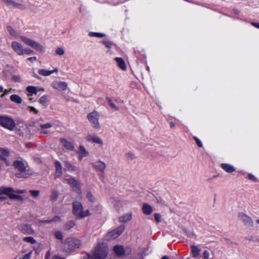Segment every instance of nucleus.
<instances>
[{
  "label": "nucleus",
  "mask_w": 259,
  "mask_h": 259,
  "mask_svg": "<svg viewBox=\"0 0 259 259\" xmlns=\"http://www.w3.org/2000/svg\"><path fill=\"white\" fill-rule=\"evenodd\" d=\"M143 212L146 215L151 214L153 209L152 207L147 203H144L142 208Z\"/></svg>",
  "instance_id": "nucleus-24"
},
{
  "label": "nucleus",
  "mask_w": 259,
  "mask_h": 259,
  "mask_svg": "<svg viewBox=\"0 0 259 259\" xmlns=\"http://www.w3.org/2000/svg\"><path fill=\"white\" fill-rule=\"evenodd\" d=\"M117 65L122 70H125L126 68L124 61L121 58H115Z\"/></svg>",
  "instance_id": "nucleus-26"
},
{
  "label": "nucleus",
  "mask_w": 259,
  "mask_h": 259,
  "mask_svg": "<svg viewBox=\"0 0 259 259\" xmlns=\"http://www.w3.org/2000/svg\"><path fill=\"white\" fill-rule=\"evenodd\" d=\"M11 47L14 51L18 55H22L23 48L20 43L16 41H12L11 43Z\"/></svg>",
  "instance_id": "nucleus-15"
},
{
  "label": "nucleus",
  "mask_w": 259,
  "mask_h": 259,
  "mask_svg": "<svg viewBox=\"0 0 259 259\" xmlns=\"http://www.w3.org/2000/svg\"><path fill=\"white\" fill-rule=\"evenodd\" d=\"M52 259H64V258L56 256L53 257Z\"/></svg>",
  "instance_id": "nucleus-61"
},
{
  "label": "nucleus",
  "mask_w": 259,
  "mask_h": 259,
  "mask_svg": "<svg viewBox=\"0 0 259 259\" xmlns=\"http://www.w3.org/2000/svg\"><path fill=\"white\" fill-rule=\"evenodd\" d=\"M107 252L106 249L98 247L94 251L92 255H89L87 258L83 259H105Z\"/></svg>",
  "instance_id": "nucleus-9"
},
{
  "label": "nucleus",
  "mask_w": 259,
  "mask_h": 259,
  "mask_svg": "<svg viewBox=\"0 0 259 259\" xmlns=\"http://www.w3.org/2000/svg\"><path fill=\"white\" fill-rule=\"evenodd\" d=\"M28 60L31 62H34L36 61V57H32L28 58Z\"/></svg>",
  "instance_id": "nucleus-58"
},
{
  "label": "nucleus",
  "mask_w": 259,
  "mask_h": 259,
  "mask_svg": "<svg viewBox=\"0 0 259 259\" xmlns=\"http://www.w3.org/2000/svg\"><path fill=\"white\" fill-rule=\"evenodd\" d=\"M125 229L124 225H120L115 229L108 232L106 236V240H113L117 238L120 235H121Z\"/></svg>",
  "instance_id": "nucleus-8"
},
{
  "label": "nucleus",
  "mask_w": 259,
  "mask_h": 259,
  "mask_svg": "<svg viewBox=\"0 0 259 259\" xmlns=\"http://www.w3.org/2000/svg\"><path fill=\"white\" fill-rule=\"evenodd\" d=\"M93 168L101 173L100 178H104V174L106 168V164L101 160H98L92 163Z\"/></svg>",
  "instance_id": "nucleus-10"
},
{
  "label": "nucleus",
  "mask_w": 259,
  "mask_h": 259,
  "mask_svg": "<svg viewBox=\"0 0 259 259\" xmlns=\"http://www.w3.org/2000/svg\"><path fill=\"white\" fill-rule=\"evenodd\" d=\"M114 251L118 256H122L124 254L125 251L124 247L121 245H115L114 247Z\"/></svg>",
  "instance_id": "nucleus-23"
},
{
  "label": "nucleus",
  "mask_w": 259,
  "mask_h": 259,
  "mask_svg": "<svg viewBox=\"0 0 259 259\" xmlns=\"http://www.w3.org/2000/svg\"><path fill=\"white\" fill-rule=\"evenodd\" d=\"M33 53V50H32L30 49L26 48V49H23V52H22V55L24 54H27L29 55Z\"/></svg>",
  "instance_id": "nucleus-45"
},
{
  "label": "nucleus",
  "mask_w": 259,
  "mask_h": 259,
  "mask_svg": "<svg viewBox=\"0 0 259 259\" xmlns=\"http://www.w3.org/2000/svg\"><path fill=\"white\" fill-rule=\"evenodd\" d=\"M26 90L29 94H28V96H31L32 94H36V93H37L36 89L34 87L28 86L27 87Z\"/></svg>",
  "instance_id": "nucleus-32"
},
{
  "label": "nucleus",
  "mask_w": 259,
  "mask_h": 259,
  "mask_svg": "<svg viewBox=\"0 0 259 259\" xmlns=\"http://www.w3.org/2000/svg\"><path fill=\"white\" fill-rule=\"evenodd\" d=\"M56 54L59 55V56H62V55H63L64 54V50L61 48H58L56 49Z\"/></svg>",
  "instance_id": "nucleus-42"
},
{
  "label": "nucleus",
  "mask_w": 259,
  "mask_h": 259,
  "mask_svg": "<svg viewBox=\"0 0 259 259\" xmlns=\"http://www.w3.org/2000/svg\"><path fill=\"white\" fill-rule=\"evenodd\" d=\"M33 76L35 78H39V76L35 73H33Z\"/></svg>",
  "instance_id": "nucleus-62"
},
{
  "label": "nucleus",
  "mask_w": 259,
  "mask_h": 259,
  "mask_svg": "<svg viewBox=\"0 0 259 259\" xmlns=\"http://www.w3.org/2000/svg\"><path fill=\"white\" fill-rule=\"evenodd\" d=\"M99 118L100 113L96 110H94L87 115V118L92 126L97 130H99L101 127Z\"/></svg>",
  "instance_id": "nucleus-5"
},
{
  "label": "nucleus",
  "mask_w": 259,
  "mask_h": 259,
  "mask_svg": "<svg viewBox=\"0 0 259 259\" xmlns=\"http://www.w3.org/2000/svg\"><path fill=\"white\" fill-rule=\"evenodd\" d=\"M63 182L70 185L73 190L76 191V192L79 194L81 193V190L79 186V183L77 181L72 178L64 179L63 180Z\"/></svg>",
  "instance_id": "nucleus-13"
},
{
  "label": "nucleus",
  "mask_w": 259,
  "mask_h": 259,
  "mask_svg": "<svg viewBox=\"0 0 259 259\" xmlns=\"http://www.w3.org/2000/svg\"><path fill=\"white\" fill-rule=\"evenodd\" d=\"M15 190L11 187L0 188V200H5L7 197L4 195H7L11 199H17L23 201L24 199L22 196L14 194Z\"/></svg>",
  "instance_id": "nucleus-1"
},
{
  "label": "nucleus",
  "mask_w": 259,
  "mask_h": 259,
  "mask_svg": "<svg viewBox=\"0 0 259 259\" xmlns=\"http://www.w3.org/2000/svg\"><path fill=\"white\" fill-rule=\"evenodd\" d=\"M73 213L79 219L84 218L90 214L89 210H83L82 204L78 201L73 203Z\"/></svg>",
  "instance_id": "nucleus-3"
},
{
  "label": "nucleus",
  "mask_w": 259,
  "mask_h": 259,
  "mask_svg": "<svg viewBox=\"0 0 259 259\" xmlns=\"http://www.w3.org/2000/svg\"><path fill=\"white\" fill-rule=\"evenodd\" d=\"M194 139L195 140L198 146L199 147H202L203 145H202V143H201V142L200 141V140L196 137H194Z\"/></svg>",
  "instance_id": "nucleus-49"
},
{
  "label": "nucleus",
  "mask_w": 259,
  "mask_h": 259,
  "mask_svg": "<svg viewBox=\"0 0 259 259\" xmlns=\"http://www.w3.org/2000/svg\"><path fill=\"white\" fill-rule=\"evenodd\" d=\"M13 165L19 172L16 174V176L19 178H27L32 175V172L26 169L24 163L21 160L15 161Z\"/></svg>",
  "instance_id": "nucleus-2"
},
{
  "label": "nucleus",
  "mask_w": 259,
  "mask_h": 259,
  "mask_svg": "<svg viewBox=\"0 0 259 259\" xmlns=\"http://www.w3.org/2000/svg\"><path fill=\"white\" fill-rule=\"evenodd\" d=\"M81 244L80 240L74 237L67 238L64 242V249L68 251H73L78 248Z\"/></svg>",
  "instance_id": "nucleus-4"
},
{
  "label": "nucleus",
  "mask_w": 259,
  "mask_h": 259,
  "mask_svg": "<svg viewBox=\"0 0 259 259\" xmlns=\"http://www.w3.org/2000/svg\"><path fill=\"white\" fill-rule=\"evenodd\" d=\"M191 253L192 254L193 257H196L199 255L201 250L199 249L196 246L194 245H191Z\"/></svg>",
  "instance_id": "nucleus-27"
},
{
  "label": "nucleus",
  "mask_w": 259,
  "mask_h": 259,
  "mask_svg": "<svg viewBox=\"0 0 259 259\" xmlns=\"http://www.w3.org/2000/svg\"><path fill=\"white\" fill-rule=\"evenodd\" d=\"M52 126V124L51 123H47L45 124H41L40 125V127L42 130L45 129V128H49Z\"/></svg>",
  "instance_id": "nucleus-47"
},
{
  "label": "nucleus",
  "mask_w": 259,
  "mask_h": 259,
  "mask_svg": "<svg viewBox=\"0 0 259 259\" xmlns=\"http://www.w3.org/2000/svg\"><path fill=\"white\" fill-rule=\"evenodd\" d=\"M132 218V214L131 213H127L124 214L119 218V221L120 222L125 223L129 222Z\"/></svg>",
  "instance_id": "nucleus-25"
},
{
  "label": "nucleus",
  "mask_w": 259,
  "mask_h": 259,
  "mask_svg": "<svg viewBox=\"0 0 259 259\" xmlns=\"http://www.w3.org/2000/svg\"><path fill=\"white\" fill-rule=\"evenodd\" d=\"M12 80L15 82H20L21 81V77L19 75H14L12 76Z\"/></svg>",
  "instance_id": "nucleus-48"
},
{
  "label": "nucleus",
  "mask_w": 259,
  "mask_h": 259,
  "mask_svg": "<svg viewBox=\"0 0 259 259\" xmlns=\"http://www.w3.org/2000/svg\"><path fill=\"white\" fill-rule=\"evenodd\" d=\"M11 90V89H10V90H5L4 91L3 94L2 95H1V97L3 98V97H4L6 95L8 94L10 92Z\"/></svg>",
  "instance_id": "nucleus-55"
},
{
  "label": "nucleus",
  "mask_w": 259,
  "mask_h": 259,
  "mask_svg": "<svg viewBox=\"0 0 259 259\" xmlns=\"http://www.w3.org/2000/svg\"><path fill=\"white\" fill-rule=\"evenodd\" d=\"M170 127H171V128H174V127H175V124L174 123V122H171L170 123Z\"/></svg>",
  "instance_id": "nucleus-60"
},
{
  "label": "nucleus",
  "mask_w": 259,
  "mask_h": 259,
  "mask_svg": "<svg viewBox=\"0 0 259 259\" xmlns=\"http://www.w3.org/2000/svg\"><path fill=\"white\" fill-rule=\"evenodd\" d=\"M251 24L252 26H253L257 28H259V23H258L252 22Z\"/></svg>",
  "instance_id": "nucleus-59"
},
{
  "label": "nucleus",
  "mask_w": 259,
  "mask_h": 259,
  "mask_svg": "<svg viewBox=\"0 0 259 259\" xmlns=\"http://www.w3.org/2000/svg\"><path fill=\"white\" fill-rule=\"evenodd\" d=\"M51 223H52V222H56L60 221H61V219L58 216H55L53 219H51Z\"/></svg>",
  "instance_id": "nucleus-51"
},
{
  "label": "nucleus",
  "mask_w": 259,
  "mask_h": 259,
  "mask_svg": "<svg viewBox=\"0 0 259 259\" xmlns=\"http://www.w3.org/2000/svg\"><path fill=\"white\" fill-rule=\"evenodd\" d=\"M77 153L79 154L78 159L80 160H81L83 157L89 155V152L86 150L84 147L82 145L79 146Z\"/></svg>",
  "instance_id": "nucleus-19"
},
{
  "label": "nucleus",
  "mask_w": 259,
  "mask_h": 259,
  "mask_svg": "<svg viewBox=\"0 0 259 259\" xmlns=\"http://www.w3.org/2000/svg\"><path fill=\"white\" fill-rule=\"evenodd\" d=\"M58 196V191L56 190H52V195L51 196V198L52 200H56L57 199Z\"/></svg>",
  "instance_id": "nucleus-40"
},
{
  "label": "nucleus",
  "mask_w": 259,
  "mask_h": 259,
  "mask_svg": "<svg viewBox=\"0 0 259 259\" xmlns=\"http://www.w3.org/2000/svg\"><path fill=\"white\" fill-rule=\"evenodd\" d=\"M103 44H104V45L108 48H111V44L109 42H108V41H104L103 42Z\"/></svg>",
  "instance_id": "nucleus-57"
},
{
  "label": "nucleus",
  "mask_w": 259,
  "mask_h": 259,
  "mask_svg": "<svg viewBox=\"0 0 259 259\" xmlns=\"http://www.w3.org/2000/svg\"><path fill=\"white\" fill-rule=\"evenodd\" d=\"M10 100L14 102V103H17V104H20L22 103V99L21 98H20V97H19L18 95H12L10 97Z\"/></svg>",
  "instance_id": "nucleus-31"
},
{
  "label": "nucleus",
  "mask_w": 259,
  "mask_h": 259,
  "mask_svg": "<svg viewBox=\"0 0 259 259\" xmlns=\"http://www.w3.org/2000/svg\"><path fill=\"white\" fill-rule=\"evenodd\" d=\"M51 223V219L50 220H38V226H40L42 225V224H49Z\"/></svg>",
  "instance_id": "nucleus-46"
},
{
  "label": "nucleus",
  "mask_w": 259,
  "mask_h": 259,
  "mask_svg": "<svg viewBox=\"0 0 259 259\" xmlns=\"http://www.w3.org/2000/svg\"><path fill=\"white\" fill-rule=\"evenodd\" d=\"M23 240L25 242L30 243L34 244L36 243V241L32 237H26L24 238Z\"/></svg>",
  "instance_id": "nucleus-36"
},
{
  "label": "nucleus",
  "mask_w": 259,
  "mask_h": 259,
  "mask_svg": "<svg viewBox=\"0 0 259 259\" xmlns=\"http://www.w3.org/2000/svg\"><path fill=\"white\" fill-rule=\"evenodd\" d=\"M56 171H55V177H60L62 174V168L61 163L57 161L55 163Z\"/></svg>",
  "instance_id": "nucleus-21"
},
{
  "label": "nucleus",
  "mask_w": 259,
  "mask_h": 259,
  "mask_svg": "<svg viewBox=\"0 0 259 259\" xmlns=\"http://www.w3.org/2000/svg\"><path fill=\"white\" fill-rule=\"evenodd\" d=\"M87 198L92 202H94L95 199L91 192H88L87 193Z\"/></svg>",
  "instance_id": "nucleus-39"
},
{
  "label": "nucleus",
  "mask_w": 259,
  "mask_h": 259,
  "mask_svg": "<svg viewBox=\"0 0 259 259\" xmlns=\"http://www.w3.org/2000/svg\"><path fill=\"white\" fill-rule=\"evenodd\" d=\"M55 236L56 238L58 239L62 240L63 235L62 233L60 231H57L55 233Z\"/></svg>",
  "instance_id": "nucleus-44"
},
{
  "label": "nucleus",
  "mask_w": 259,
  "mask_h": 259,
  "mask_svg": "<svg viewBox=\"0 0 259 259\" xmlns=\"http://www.w3.org/2000/svg\"><path fill=\"white\" fill-rule=\"evenodd\" d=\"M48 96H44L41 97L39 100V102L40 104L42 105L43 106H45L47 102H48Z\"/></svg>",
  "instance_id": "nucleus-35"
},
{
  "label": "nucleus",
  "mask_w": 259,
  "mask_h": 259,
  "mask_svg": "<svg viewBox=\"0 0 259 259\" xmlns=\"http://www.w3.org/2000/svg\"><path fill=\"white\" fill-rule=\"evenodd\" d=\"M19 229L25 234H32L34 231L32 227L28 225H21L19 226Z\"/></svg>",
  "instance_id": "nucleus-17"
},
{
  "label": "nucleus",
  "mask_w": 259,
  "mask_h": 259,
  "mask_svg": "<svg viewBox=\"0 0 259 259\" xmlns=\"http://www.w3.org/2000/svg\"><path fill=\"white\" fill-rule=\"evenodd\" d=\"M28 108L30 109V111L33 112L34 113H35V114H38V111L37 109H36L35 108H34L33 107L28 106Z\"/></svg>",
  "instance_id": "nucleus-52"
},
{
  "label": "nucleus",
  "mask_w": 259,
  "mask_h": 259,
  "mask_svg": "<svg viewBox=\"0 0 259 259\" xmlns=\"http://www.w3.org/2000/svg\"><path fill=\"white\" fill-rule=\"evenodd\" d=\"M3 2L8 6H12L15 8H21L23 7V5L17 3L12 0H2Z\"/></svg>",
  "instance_id": "nucleus-20"
},
{
  "label": "nucleus",
  "mask_w": 259,
  "mask_h": 259,
  "mask_svg": "<svg viewBox=\"0 0 259 259\" xmlns=\"http://www.w3.org/2000/svg\"><path fill=\"white\" fill-rule=\"evenodd\" d=\"M20 39L26 45L32 47L33 49L35 50L36 51L44 53L45 52V48L44 47L41 45L40 44L35 41L34 40L31 39L28 37H26L24 36H21L20 37Z\"/></svg>",
  "instance_id": "nucleus-6"
},
{
  "label": "nucleus",
  "mask_w": 259,
  "mask_h": 259,
  "mask_svg": "<svg viewBox=\"0 0 259 259\" xmlns=\"http://www.w3.org/2000/svg\"><path fill=\"white\" fill-rule=\"evenodd\" d=\"M108 103L110 107L114 111H117L118 110L117 107L112 102L111 100L108 99Z\"/></svg>",
  "instance_id": "nucleus-38"
},
{
  "label": "nucleus",
  "mask_w": 259,
  "mask_h": 259,
  "mask_svg": "<svg viewBox=\"0 0 259 259\" xmlns=\"http://www.w3.org/2000/svg\"><path fill=\"white\" fill-rule=\"evenodd\" d=\"M64 166H65V170L70 171H73L75 170V167L69 161H65L64 162Z\"/></svg>",
  "instance_id": "nucleus-29"
},
{
  "label": "nucleus",
  "mask_w": 259,
  "mask_h": 259,
  "mask_svg": "<svg viewBox=\"0 0 259 259\" xmlns=\"http://www.w3.org/2000/svg\"><path fill=\"white\" fill-rule=\"evenodd\" d=\"M154 219L156 222L158 223L161 221V216L160 214L156 213L154 214Z\"/></svg>",
  "instance_id": "nucleus-43"
},
{
  "label": "nucleus",
  "mask_w": 259,
  "mask_h": 259,
  "mask_svg": "<svg viewBox=\"0 0 259 259\" xmlns=\"http://www.w3.org/2000/svg\"><path fill=\"white\" fill-rule=\"evenodd\" d=\"M161 259H169V257L167 256H163Z\"/></svg>",
  "instance_id": "nucleus-64"
},
{
  "label": "nucleus",
  "mask_w": 259,
  "mask_h": 259,
  "mask_svg": "<svg viewBox=\"0 0 259 259\" xmlns=\"http://www.w3.org/2000/svg\"><path fill=\"white\" fill-rule=\"evenodd\" d=\"M7 29L10 34L15 38H20L21 36V35H20L11 26H8Z\"/></svg>",
  "instance_id": "nucleus-30"
},
{
  "label": "nucleus",
  "mask_w": 259,
  "mask_h": 259,
  "mask_svg": "<svg viewBox=\"0 0 259 259\" xmlns=\"http://www.w3.org/2000/svg\"><path fill=\"white\" fill-rule=\"evenodd\" d=\"M239 219L244 223V225L247 227L253 226V221L251 218L243 212L239 213Z\"/></svg>",
  "instance_id": "nucleus-14"
},
{
  "label": "nucleus",
  "mask_w": 259,
  "mask_h": 259,
  "mask_svg": "<svg viewBox=\"0 0 259 259\" xmlns=\"http://www.w3.org/2000/svg\"><path fill=\"white\" fill-rule=\"evenodd\" d=\"M15 125L14 120L10 117L0 116V125L11 130Z\"/></svg>",
  "instance_id": "nucleus-7"
},
{
  "label": "nucleus",
  "mask_w": 259,
  "mask_h": 259,
  "mask_svg": "<svg viewBox=\"0 0 259 259\" xmlns=\"http://www.w3.org/2000/svg\"><path fill=\"white\" fill-rule=\"evenodd\" d=\"M85 139L89 142L97 144L100 146L103 145L102 139L95 134L88 133L85 137Z\"/></svg>",
  "instance_id": "nucleus-12"
},
{
  "label": "nucleus",
  "mask_w": 259,
  "mask_h": 259,
  "mask_svg": "<svg viewBox=\"0 0 259 259\" xmlns=\"http://www.w3.org/2000/svg\"><path fill=\"white\" fill-rule=\"evenodd\" d=\"M9 156V152L6 149L0 148V158L3 160L7 166L10 165V162L7 160V157Z\"/></svg>",
  "instance_id": "nucleus-16"
},
{
  "label": "nucleus",
  "mask_w": 259,
  "mask_h": 259,
  "mask_svg": "<svg viewBox=\"0 0 259 259\" xmlns=\"http://www.w3.org/2000/svg\"><path fill=\"white\" fill-rule=\"evenodd\" d=\"M74 225L75 223L73 221H68L64 225V229L66 230H68L73 228Z\"/></svg>",
  "instance_id": "nucleus-33"
},
{
  "label": "nucleus",
  "mask_w": 259,
  "mask_h": 259,
  "mask_svg": "<svg viewBox=\"0 0 259 259\" xmlns=\"http://www.w3.org/2000/svg\"><path fill=\"white\" fill-rule=\"evenodd\" d=\"M58 72V69L57 68H56L54 70H48L44 69H39L38 70V73L40 75L45 76H49L51 74H52L54 72L57 73Z\"/></svg>",
  "instance_id": "nucleus-22"
},
{
  "label": "nucleus",
  "mask_w": 259,
  "mask_h": 259,
  "mask_svg": "<svg viewBox=\"0 0 259 259\" xmlns=\"http://www.w3.org/2000/svg\"><path fill=\"white\" fill-rule=\"evenodd\" d=\"M61 142L62 144V145L67 149L71 151H73L74 149V145L72 142L65 139H61Z\"/></svg>",
  "instance_id": "nucleus-18"
},
{
  "label": "nucleus",
  "mask_w": 259,
  "mask_h": 259,
  "mask_svg": "<svg viewBox=\"0 0 259 259\" xmlns=\"http://www.w3.org/2000/svg\"><path fill=\"white\" fill-rule=\"evenodd\" d=\"M52 87L59 92L64 91L68 88V84L64 81L61 80H54L51 83Z\"/></svg>",
  "instance_id": "nucleus-11"
},
{
  "label": "nucleus",
  "mask_w": 259,
  "mask_h": 259,
  "mask_svg": "<svg viewBox=\"0 0 259 259\" xmlns=\"http://www.w3.org/2000/svg\"><path fill=\"white\" fill-rule=\"evenodd\" d=\"M89 35L90 36H95V37H102L105 36V34H103V33H100L90 32L89 33Z\"/></svg>",
  "instance_id": "nucleus-41"
},
{
  "label": "nucleus",
  "mask_w": 259,
  "mask_h": 259,
  "mask_svg": "<svg viewBox=\"0 0 259 259\" xmlns=\"http://www.w3.org/2000/svg\"><path fill=\"white\" fill-rule=\"evenodd\" d=\"M41 133L46 134H48V132L46 130H43V131H41Z\"/></svg>",
  "instance_id": "nucleus-63"
},
{
  "label": "nucleus",
  "mask_w": 259,
  "mask_h": 259,
  "mask_svg": "<svg viewBox=\"0 0 259 259\" xmlns=\"http://www.w3.org/2000/svg\"><path fill=\"white\" fill-rule=\"evenodd\" d=\"M29 192L34 198L38 197L40 194V191L39 190H30Z\"/></svg>",
  "instance_id": "nucleus-37"
},
{
  "label": "nucleus",
  "mask_w": 259,
  "mask_h": 259,
  "mask_svg": "<svg viewBox=\"0 0 259 259\" xmlns=\"http://www.w3.org/2000/svg\"><path fill=\"white\" fill-rule=\"evenodd\" d=\"M125 157L130 160H133L137 158L136 155L133 152H128L125 154Z\"/></svg>",
  "instance_id": "nucleus-34"
},
{
  "label": "nucleus",
  "mask_w": 259,
  "mask_h": 259,
  "mask_svg": "<svg viewBox=\"0 0 259 259\" xmlns=\"http://www.w3.org/2000/svg\"><path fill=\"white\" fill-rule=\"evenodd\" d=\"M221 167L227 172H232L235 171V168L232 165L223 163L221 164Z\"/></svg>",
  "instance_id": "nucleus-28"
},
{
  "label": "nucleus",
  "mask_w": 259,
  "mask_h": 259,
  "mask_svg": "<svg viewBox=\"0 0 259 259\" xmlns=\"http://www.w3.org/2000/svg\"><path fill=\"white\" fill-rule=\"evenodd\" d=\"M26 192V190H15L14 194H22Z\"/></svg>",
  "instance_id": "nucleus-53"
},
{
  "label": "nucleus",
  "mask_w": 259,
  "mask_h": 259,
  "mask_svg": "<svg viewBox=\"0 0 259 259\" xmlns=\"http://www.w3.org/2000/svg\"><path fill=\"white\" fill-rule=\"evenodd\" d=\"M31 252H30L25 255H24L23 257H20L19 259H30L31 256Z\"/></svg>",
  "instance_id": "nucleus-50"
},
{
  "label": "nucleus",
  "mask_w": 259,
  "mask_h": 259,
  "mask_svg": "<svg viewBox=\"0 0 259 259\" xmlns=\"http://www.w3.org/2000/svg\"><path fill=\"white\" fill-rule=\"evenodd\" d=\"M204 258L208 259L209 256V253L208 251L205 250L203 253Z\"/></svg>",
  "instance_id": "nucleus-54"
},
{
  "label": "nucleus",
  "mask_w": 259,
  "mask_h": 259,
  "mask_svg": "<svg viewBox=\"0 0 259 259\" xmlns=\"http://www.w3.org/2000/svg\"><path fill=\"white\" fill-rule=\"evenodd\" d=\"M248 178L250 180H252L253 181H255L256 180V179L255 178V177L251 174L248 175Z\"/></svg>",
  "instance_id": "nucleus-56"
}]
</instances>
